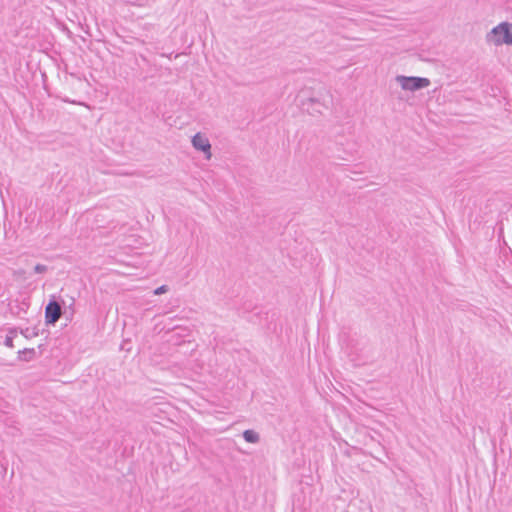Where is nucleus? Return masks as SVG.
<instances>
[{"label": "nucleus", "mask_w": 512, "mask_h": 512, "mask_svg": "<svg viewBox=\"0 0 512 512\" xmlns=\"http://www.w3.org/2000/svg\"><path fill=\"white\" fill-rule=\"evenodd\" d=\"M21 333L26 337V338H29L30 335H29V329H26L25 331H21Z\"/></svg>", "instance_id": "nucleus-10"}, {"label": "nucleus", "mask_w": 512, "mask_h": 512, "mask_svg": "<svg viewBox=\"0 0 512 512\" xmlns=\"http://www.w3.org/2000/svg\"><path fill=\"white\" fill-rule=\"evenodd\" d=\"M36 352L33 348H25L19 351V358L25 361H30L34 358Z\"/></svg>", "instance_id": "nucleus-6"}, {"label": "nucleus", "mask_w": 512, "mask_h": 512, "mask_svg": "<svg viewBox=\"0 0 512 512\" xmlns=\"http://www.w3.org/2000/svg\"><path fill=\"white\" fill-rule=\"evenodd\" d=\"M62 315L61 305L53 298L45 307V320L47 324H55Z\"/></svg>", "instance_id": "nucleus-3"}, {"label": "nucleus", "mask_w": 512, "mask_h": 512, "mask_svg": "<svg viewBox=\"0 0 512 512\" xmlns=\"http://www.w3.org/2000/svg\"><path fill=\"white\" fill-rule=\"evenodd\" d=\"M168 291L167 285H162L154 290L155 295H160Z\"/></svg>", "instance_id": "nucleus-9"}, {"label": "nucleus", "mask_w": 512, "mask_h": 512, "mask_svg": "<svg viewBox=\"0 0 512 512\" xmlns=\"http://www.w3.org/2000/svg\"><path fill=\"white\" fill-rule=\"evenodd\" d=\"M17 332L15 329H10L8 334L6 335L5 337V341H4V344L9 347V348H13L14 345H13V339L15 338Z\"/></svg>", "instance_id": "nucleus-7"}, {"label": "nucleus", "mask_w": 512, "mask_h": 512, "mask_svg": "<svg viewBox=\"0 0 512 512\" xmlns=\"http://www.w3.org/2000/svg\"><path fill=\"white\" fill-rule=\"evenodd\" d=\"M487 41L492 42L496 46L503 44L512 46V24L502 22L495 26L487 35Z\"/></svg>", "instance_id": "nucleus-1"}, {"label": "nucleus", "mask_w": 512, "mask_h": 512, "mask_svg": "<svg viewBox=\"0 0 512 512\" xmlns=\"http://www.w3.org/2000/svg\"><path fill=\"white\" fill-rule=\"evenodd\" d=\"M47 270H48V267L46 265H43V264H36L34 266V272L38 273V274L45 273V272H47Z\"/></svg>", "instance_id": "nucleus-8"}, {"label": "nucleus", "mask_w": 512, "mask_h": 512, "mask_svg": "<svg viewBox=\"0 0 512 512\" xmlns=\"http://www.w3.org/2000/svg\"><path fill=\"white\" fill-rule=\"evenodd\" d=\"M243 438L248 443H258L260 440L259 434L256 431L250 429L243 432Z\"/></svg>", "instance_id": "nucleus-5"}, {"label": "nucleus", "mask_w": 512, "mask_h": 512, "mask_svg": "<svg viewBox=\"0 0 512 512\" xmlns=\"http://www.w3.org/2000/svg\"><path fill=\"white\" fill-rule=\"evenodd\" d=\"M192 145L196 150L204 152L206 159L211 158V144L207 137L201 133L195 134L192 138Z\"/></svg>", "instance_id": "nucleus-4"}, {"label": "nucleus", "mask_w": 512, "mask_h": 512, "mask_svg": "<svg viewBox=\"0 0 512 512\" xmlns=\"http://www.w3.org/2000/svg\"><path fill=\"white\" fill-rule=\"evenodd\" d=\"M396 82L406 91H417L430 85V80L424 77L397 75Z\"/></svg>", "instance_id": "nucleus-2"}]
</instances>
